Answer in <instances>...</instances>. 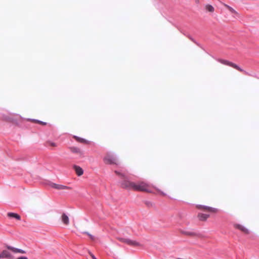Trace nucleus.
Segmentation results:
<instances>
[{"instance_id":"12","label":"nucleus","mask_w":259,"mask_h":259,"mask_svg":"<svg viewBox=\"0 0 259 259\" xmlns=\"http://www.w3.org/2000/svg\"><path fill=\"white\" fill-rule=\"evenodd\" d=\"M62 221L65 225H68L69 222L68 217L65 213H63L61 217Z\"/></svg>"},{"instance_id":"23","label":"nucleus","mask_w":259,"mask_h":259,"mask_svg":"<svg viewBox=\"0 0 259 259\" xmlns=\"http://www.w3.org/2000/svg\"><path fill=\"white\" fill-rule=\"evenodd\" d=\"M17 259H28L27 257L24 256H21L18 257Z\"/></svg>"},{"instance_id":"2","label":"nucleus","mask_w":259,"mask_h":259,"mask_svg":"<svg viewBox=\"0 0 259 259\" xmlns=\"http://www.w3.org/2000/svg\"><path fill=\"white\" fill-rule=\"evenodd\" d=\"M214 59L217 61H218L219 62H220L224 65L231 66L232 67H233V68L236 69L237 70H238L240 71L243 72L246 75H251L252 76H255V75H254L253 74H249L247 72H246V71H245L243 69H242V68H241L238 65H237V64H234L231 62H230L226 60H223V59H217V58H214Z\"/></svg>"},{"instance_id":"14","label":"nucleus","mask_w":259,"mask_h":259,"mask_svg":"<svg viewBox=\"0 0 259 259\" xmlns=\"http://www.w3.org/2000/svg\"><path fill=\"white\" fill-rule=\"evenodd\" d=\"M209 217V214L204 213H199L198 218L200 221H204Z\"/></svg>"},{"instance_id":"8","label":"nucleus","mask_w":259,"mask_h":259,"mask_svg":"<svg viewBox=\"0 0 259 259\" xmlns=\"http://www.w3.org/2000/svg\"><path fill=\"white\" fill-rule=\"evenodd\" d=\"M51 186L52 188H55L58 190H64V189H66L67 188V186H65L64 185H59V184H57L53 183H52L51 184Z\"/></svg>"},{"instance_id":"20","label":"nucleus","mask_w":259,"mask_h":259,"mask_svg":"<svg viewBox=\"0 0 259 259\" xmlns=\"http://www.w3.org/2000/svg\"><path fill=\"white\" fill-rule=\"evenodd\" d=\"M184 234L190 235V236H193L195 235V233L194 232H191V231H185L183 232Z\"/></svg>"},{"instance_id":"9","label":"nucleus","mask_w":259,"mask_h":259,"mask_svg":"<svg viewBox=\"0 0 259 259\" xmlns=\"http://www.w3.org/2000/svg\"><path fill=\"white\" fill-rule=\"evenodd\" d=\"M199 208H203L205 210H207L209 212H215L217 210V208L211 207L206 205H199L197 206Z\"/></svg>"},{"instance_id":"21","label":"nucleus","mask_w":259,"mask_h":259,"mask_svg":"<svg viewBox=\"0 0 259 259\" xmlns=\"http://www.w3.org/2000/svg\"><path fill=\"white\" fill-rule=\"evenodd\" d=\"M83 233L87 234L90 237L91 239H92V240L94 239V236L93 235H91V234H90L89 232H83Z\"/></svg>"},{"instance_id":"7","label":"nucleus","mask_w":259,"mask_h":259,"mask_svg":"<svg viewBox=\"0 0 259 259\" xmlns=\"http://www.w3.org/2000/svg\"><path fill=\"white\" fill-rule=\"evenodd\" d=\"M73 169L78 176H81L83 173L82 168L79 166L74 165Z\"/></svg>"},{"instance_id":"18","label":"nucleus","mask_w":259,"mask_h":259,"mask_svg":"<svg viewBox=\"0 0 259 259\" xmlns=\"http://www.w3.org/2000/svg\"><path fill=\"white\" fill-rule=\"evenodd\" d=\"M225 6L232 13L237 14V12L233 8L226 4L225 5Z\"/></svg>"},{"instance_id":"22","label":"nucleus","mask_w":259,"mask_h":259,"mask_svg":"<svg viewBox=\"0 0 259 259\" xmlns=\"http://www.w3.org/2000/svg\"><path fill=\"white\" fill-rule=\"evenodd\" d=\"M145 204L148 206H152V203L150 202V201H146L145 202Z\"/></svg>"},{"instance_id":"19","label":"nucleus","mask_w":259,"mask_h":259,"mask_svg":"<svg viewBox=\"0 0 259 259\" xmlns=\"http://www.w3.org/2000/svg\"><path fill=\"white\" fill-rule=\"evenodd\" d=\"M187 37L190 39L193 42H194L195 44H196L198 46L202 48L201 46H200V45L198 42H197L193 37H192V36H191L190 35H187Z\"/></svg>"},{"instance_id":"3","label":"nucleus","mask_w":259,"mask_h":259,"mask_svg":"<svg viewBox=\"0 0 259 259\" xmlns=\"http://www.w3.org/2000/svg\"><path fill=\"white\" fill-rule=\"evenodd\" d=\"M104 160L105 162L107 164H115L116 165L118 164L117 157L114 153H108L107 155L105 157Z\"/></svg>"},{"instance_id":"11","label":"nucleus","mask_w":259,"mask_h":259,"mask_svg":"<svg viewBox=\"0 0 259 259\" xmlns=\"http://www.w3.org/2000/svg\"><path fill=\"white\" fill-rule=\"evenodd\" d=\"M73 138L74 139H75V140L79 143H86V144H88L89 143V141L87 140L86 139H83V138H80L79 137H78L77 136H73Z\"/></svg>"},{"instance_id":"26","label":"nucleus","mask_w":259,"mask_h":259,"mask_svg":"<svg viewBox=\"0 0 259 259\" xmlns=\"http://www.w3.org/2000/svg\"><path fill=\"white\" fill-rule=\"evenodd\" d=\"M161 193L162 194V195H165V194L163 192H161Z\"/></svg>"},{"instance_id":"13","label":"nucleus","mask_w":259,"mask_h":259,"mask_svg":"<svg viewBox=\"0 0 259 259\" xmlns=\"http://www.w3.org/2000/svg\"><path fill=\"white\" fill-rule=\"evenodd\" d=\"M8 216L10 218H15L17 220H20L21 219L20 215L14 212H9L8 213Z\"/></svg>"},{"instance_id":"1","label":"nucleus","mask_w":259,"mask_h":259,"mask_svg":"<svg viewBox=\"0 0 259 259\" xmlns=\"http://www.w3.org/2000/svg\"><path fill=\"white\" fill-rule=\"evenodd\" d=\"M115 172L122 179L120 183L121 186L122 188L127 189H133L136 191L149 192L148 189V187L149 186L148 184L143 182L138 184H136L134 182H131L125 174L117 170H115Z\"/></svg>"},{"instance_id":"6","label":"nucleus","mask_w":259,"mask_h":259,"mask_svg":"<svg viewBox=\"0 0 259 259\" xmlns=\"http://www.w3.org/2000/svg\"><path fill=\"white\" fill-rule=\"evenodd\" d=\"M12 257H13V256L11 254V253L7 250H3L0 253V258H11Z\"/></svg>"},{"instance_id":"5","label":"nucleus","mask_w":259,"mask_h":259,"mask_svg":"<svg viewBox=\"0 0 259 259\" xmlns=\"http://www.w3.org/2000/svg\"><path fill=\"white\" fill-rule=\"evenodd\" d=\"M6 247L8 249L11 250L14 253H20L22 254L26 253V251L23 249L16 248L10 245H7Z\"/></svg>"},{"instance_id":"15","label":"nucleus","mask_w":259,"mask_h":259,"mask_svg":"<svg viewBox=\"0 0 259 259\" xmlns=\"http://www.w3.org/2000/svg\"><path fill=\"white\" fill-rule=\"evenodd\" d=\"M71 151L74 153H78L80 152V149L76 147H71Z\"/></svg>"},{"instance_id":"24","label":"nucleus","mask_w":259,"mask_h":259,"mask_svg":"<svg viewBox=\"0 0 259 259\" xmlns=\"http://www.w3.org/2000/svg\"><path fill=\"white\" fill-rule=\"evenodd\" d=\"M91 256L93 259H97V258L95 257V256L94 254H91Z\"/></svg>"},{"instance_id":"16","label":"nucleus","mask_w":259,"mask_h":259,"mask_svg":"<svg viewBox=\"0 0 259 259\" xmlns=\"http://www.w3.org/2000/svg\"><path fill=\"white\" fill-rule=\"evenodd\" d=\"M28 120H32L34 122H37V123H40L41 124H42V125H46L47 124V123L45 122H44V121H42L41 120H38V119H28Z\"/></svg>"},{"instance_id":"17","label":"nucleus","mask_w":259,"mask_h":259,"mask_svg":"<svg viewBox=\"0 0 259 259\" xmlns=\"http://www.w3.org/2000/svg\"><path fill=\"white\" fill-rule=\"evenodd\" d=\"M206 9L208 12H213L214 11V8L211 5H207L206 6Z\"/></svg>"},{"instance_id":"4","label":"nucleus","mask_w":259,"mask_h":259,"mask_svg":"<svg viewBox=\"0 0 259 259\" xmlns=\"http://www.w3.org/2000/svg\"><path fill=\"white\" fill-rule=\"evenodd\" d=\"M119 240L125 243L128 245H131V246H140V243L137 242L135 240H133L130 239L128 238H119Z\"/></svg>"},{"instance_id":"10","label":"nucleus","mask_w":259,"mask_h":259,"mask_svg":"<svg viewBox=\"0 0 259 259\" xmlns=\"http://www.w3.org/2000/svg\"><path fill=\"white\" fill-rule=\"evenodd\" d=\"M235 227L236 228L240 230L241 231H242V232H243L245 234H248L250 232V231H249V230L248 229H247L245 227H244L243 226H242L241 225L236 224L235 225Z\"/></svg>"},{"instance_id":"25","label":"nucleus","mask_w":259,"mask_h":259,"mask_svg":"<svg viewBox=\"0 0 259 259\" xmlns=\"http://www.w3.org/2000/svg\"><path fill=\"white\" fill-rule=\"evenodd\" d=\"M52 145L53 146H55V143H52Z\"/></svg>"}]
</instances>
